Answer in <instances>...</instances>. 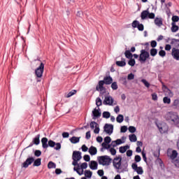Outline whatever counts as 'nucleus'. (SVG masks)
<instances>
[{"mask_svg":"<svg viewBox=\"0 0 179 179\" xmlns=\"http://www.w3.org/2000/svg\"><path fill=\"white\" fill-rule=\"evenodd\" d=\"M165 119L168 121V122H169V124L179 127V116L177 113L173 111L168 112L165 115Z\"/></svg>","mask_w":179,"mask_h":179,"instance_id":"nucleus-1","label":"nucleus"},{"mask_svg":"<svg viewBox=\"0 0 179 179\" xmlns=\"http://www.w3.org/2000/svg\"><path fill=\"white\" fill-rule=\"evenodd\" d=\"M113 83V77L110 76H106L103 78V80H99L98 85L96 87V90L97 92H106V87L104 85H111Z\"/></svg>","mask_w":179,"mask_h":179,"instance_id":"nucleus-2","label":"nucleus"},{"mask_svg":"<svg viewBox=\"0 0 179 179\" xmlns=\"http://www.w3.org/2000/svg\"><path fill=\"white\" fill-rule=\"evenodd\" d=\"M122 158H121V157H117L115 158H114L113 162V167L116 169L118 170L117 173H124V171H127V170H125V169H127V167H128V163H125L124 166V169L122 167Z\"/></svg>","mask_w":179,"mask_h":179,"instance_id":"nucleus-3","label":"nucleus"},{"mask_svg":"<svg viewBox=\"0 0 179 179\" xmlns=\"http://www.w3.org/2000/svg\"><path fill=\"white\" fill-rule=\"evenodd\" d=\"M97 160L101 166H110L113 159L108 155H103L98 157Z\"/></svg>","mask_w":179,"mask_h":179,"instance_id":"nucleus-4","label":"nucleus"},{"mask_svg":"<svg viewBox=\"0 0 179 179\" xmlns=\"http://www.w3.org/2000/svg\"><path fill=\"white\" fill-rule=\"evenodd\" d=\"M150 57V55L149 54V52L143 49L141 50V54L138 57V61L141 62V64H145V62H146V59H149Z\"/></svg>","mask_w":179,"mask_h":179,"instance_id":"nucleus-5","label":"nucleus"},{"mask_svg":"<svg viewBox=\"0 0 179 179\" xmlns=\"http://www.w3.org/2000/svg\"><path fill=\"white\" fill-rule=\"evenodd\" d=\"M44 73V63L41 62L38 68L35 70V75L38 78H42Z\"/></svg>","mask_w":179,"mask_h":179,"instance_id":"nucleus-6","label":"nucleus"},{"mask_svg":"<svg viewBox=\"0 0 179 179\" xmlns=\"http://www.w3.org/2000/svg\"><path fill=\"white\" fill-rule=\"evenodd\" d=\"M92 120H97V118H100V117H101V110L99 107L95 108L92 110Z\"/></svg>","mask_w":179,"mask_h":179,"instance_id":"nucleus-7","label":"nucleus"},{"mask_svg":"<svg viewBox=\"0 0 179 179\" xmlns=\"http://www.w3.org/2000/svg\"><path fill=\"white\" fill-rule=\"evenodd\" d=\"M131 27H133L134 29L138 28V30H139V31H143L145 29L143 24H140L139 21L138 20L133 21V22L131 23Z\"/></svg>","mask_w":179,"mask_h":179,"instance_id":"nucleus-8","label":"nucleus"},{"mask_svg":"<svg viewBox=\"0 0 179 179\" xmlns=\"http://www.w3.org/2000/svg\"><path fill=\"white\" fill-rule=\"evenodd\" d=\"M103 131L108 134V135H111L114 131V125L106 124L103 127Z\"/></svg>","mask_w":179,"mask_h":179,"instance_id":"nucleus-9","label":"nucleus"},{"mask_svg":"<svg viewBox=\"0 0 179 179\" xmlns=\"http://www.w3.org/2000/svg\"><path fill=\"white\" fill-rule=\"evenodd\" d=\"M103 103L104 106H114V99L110 96H105Z\"/></svg>","mask_w":179,"mask_h":179,"instance_id":"nucleus-10","label":"nucleus"},{"mask_svg":"<svg viewBox=\"0 0 179 179\" xmlns=\"http://www.w3.org/2000/svg\"><path fill=\"white\" fill-rule=\"evenodd\" d=\"M131 168L133 169V170H134V171L137 173V174H143V169H142V166H138L137 163H133L131 165Z\"/></svg>","mask_w":179,"mask_h":179,"instance_id":"nucleus-11","label":"nucleus"},{"mask_svg":"<svg viewBox=\"0 0 179 179\" xmlns=\"http://www.w3.org/2000/svg\"><path fill=\"white\" fill-rule=\"evenodd\" d=\"M34 162V157H29L25 160L24 163H22V167H24V169H27V167H29V166L33 164Z\"/></svg>","mask_w":179,"mask_h":179,"instance_id":"nucleus-12","label":"nucleus"},{"mask_svg":"<svg viewBox=\"0 0 179 179\" xmlns=\"http://www.w3.org/2000/svg\"><path fill=\"white\" fill-rule=\"evenodd\" d=\"M171 55L173 59H176V61H179V49L177 48H173Z\"/></svg>","mask_w":179,"mask_h":179,"instance_id":"nucleus-13","label":"nucleus"},{"mask_svg":"<svg viewBox=\"0 0 179 179\" xmlns=\"http://www.w3.org/2000/svg\"><path fill=\"white\" fill-rule=\"evenodd\" d=\"M72 159L76 160H80L82 159V152L80 151H73Z\"/></svg>","mask_w":179,"mask_h":179,"instance_id":"nucleus-14","label":"nucleus"},{"mask_svg":"<svg viewBox=\"0 0 179 179\" xmlns=\"http://www.w3.org/2000/svg\"><path fill=\"white\" fill-rule=\"evenodd\" d=\"M48 138L43 137L41 138V143L43 149H48Z\"/></svg>","mask_w":179,"mask_h":179,"instance_id":"nucleus-15","label":"nucleus"},{"mask_svg":"<svg viewBox=\"0 0 179 179\" xmlns=\"http://www.w3.org/2000/svg\"><path fill=\"white\" fill-rule=\"evenodd\" d=\"M89 166L91 170H97V168L99 167V164L96 161H91L90 162Z\"/></svg>","mask_w":179,"mask_h":179,"instance_id":"nucleus-16","label":"nucleus"},{"mask_svg":"<svg viewBox=\"0 0 179 179\" xmlns=\"http://www.w3.org/2000/svg\"><path fill=\"white\" fill-rule=\"evenodd\" d=\"M155 24L158 27L163 26V19L162 17H156L154 21Z\"/></svg>","mask_w":179,"mask_h":179,"instance_id":"nucleus-17","label":"nucleus"},{"mask_svg":"<svg viewBox=\"0 0 179 179\" xmlns=\"http://www.w3.org/2000/svg\"><path fill=\"white\" fill-rule=\"evenodd\" d=\"M89 153L91 155V156H94L95 155H97V148H96V147L92 145L89 148Z\"/></svg>","mask_w":179,"mask_h":179,"instance_id":"nucleus-18","label":"nucleus"},{"mask_svg":"<svg viewBox=\"0 0 179 179\" xmlns=\"http://www.w3.org/2000/svg\"><path fill=\"white\" fill-rule=\"evenodd\" d=\"M148 15H149V8H148L145 10H143L141 15V17L142 20H145V19H146L148 17Z\"/></svg>","mask_w":179,"mask_h":179,"instance_id":"nucleus-19","label":"nucleus"},{"mask_svg":"<svg viewBox=\"0 0 179 179\" xmlns=\"http://www.w3.org/2000/svg\"><path fill=\"white\" fill-rule=\"evenodd\" d=\"M173 110H178L179 108V99H175L171 105Z\"/></svg>","mask_w":179,"mask_h":179,"instance_id":"nucleus-20","label":"nucleus"},{"mask_svg":"<svg viewBox=\"0 0 179 179\" xmlns=\"http://www.w3.org/2000/svg\"><path fill=\"white\" fill-rule=\"evenodd\" d=\"M34 145H40V134L36 135L32 140Z\"/></svg>","mask_w":179,"mask_h":179,"instance_id":"nucleus-21","label":"nucleus"},{"mask_svg":"<svg viewBox=\"0 0 179 179\" xmlns=\"http://www.w3.org/2000/svg\"><path fill=\"white\" fill-rule=\"evenodd\" d=\"M171 44L174 45L175 48H179V39L173 38Z\"/></svg>","mask_w":179,"mask_h":179,"instance_id":"nucleus-22","label":"nucleus"},{"mask_svg":"<svg viewBox=\"0 0 179 179\" xmlns=\"http://www.w3.org/2000/svg\"><path fill=\"white\" fill-rule=\"evenodd\" d=\"M69 141L73 144L79 143V141H80V137L73 136L71 138H69Z\"/></svg>","mask_w":179,"mask_h":179,"instance_id":"nucleus-23","label":"nucleus"},{"mask_svg":"<svg viewBox=\"0 0 179 179\" xmlns=\"http://www.w3.org/2000/svg\"><path fill=\"white\" fill-rule=\"evenodd\" d=\"M168 156L170 157V159H171V160H174V159L177 157V156H178V152H177V150H172L171 155H169L168 154Z\"/></svg>","mask_w":179,"mask_h":179,"instance_id":"nucleus-24","label":"nucleus"},{"mask_svg":"<svg viewBox=\"0 0 179 179\" xmlns=\"http://www.w3.org/2000/svg\"><path fill=\"white\" fill-rule=\"evenodd\" d=\"M171 30L172 31V33H176V31H178V26L176 25L175 22H171Z\"/></svg>","mask_w":179,"mask_h":179,"instance_id":"nucleus-25","label":"nucleus"},{"mask_svg":"<svg viewBox=\"0 0 179 179\" xmlns=\"http://www.w3.org/2000/svg\"><path fill=\"white\" fill-rule=\"evenodd\" d=\"M129 149V145L121 146L119 148L120 153H125Z\"/></svg>","mask_w":179,"mask_h":179,"instance_id":"nucleus-26","label":"nucleus"},{"mask_svg":"<svg viewBox=\"0 0 179 179\" xmlns=\"http://www.w3.org/2000/svg\"><path fill=\"white\" fill-rule=\"evenodd\" d=\"M116 65L117 66H125L127 65V62H125V59H122V61H117Z\"/></svg>","mask_w":179,"mask_h":179,"instance_id":"nucleus-27","label":"nucleus"},{"mask_svg":"<svg viewBox=\"0 0 179 179\" xmlns=\"http://www.w3.org/2000/svg\"><path fill=\"white\" fill-rule=\"evenodd\" d=\"M120 83L122 85H124V86H127L128 85V81L127 80V76L121 77L120 79Z\"/></svg>","mask_w":179,"mask_h":179,"instance_id":"nucleus-28","label":"nucleus"},{"mask_svg":"<svg viewBox=\"0 0 179 179\" xmlns=\"http://www.w3.org/2000/svg\"><path fill=\"white\" fill-rule=\"evenodd\" d=\"M33 166L34 167H38V166H41V159L38 158L36 160H34Z\"/></svg>","mask_w":179,"mask_h":179,"instance_id":"nucleus-29","label":"nucleus"},{"mask_svg":"<svg viewBox=\"0 0 179 179\" xmlns=\"http://www.w3.org/2000/svg\"><path fill=\"white\" fill-rule=\"evenodd\" d=\"M85 176L87 178H92V176H93V172H92L90 170H85Z\"/></svg>","mask_w":179,"mask_h":179,"instance_id":"nucleus-30","label":"nucleus"},{"mask_svg":"<svg viewBox=\"0 0 179 179\" xmlns=\"http://www.w3.org/2000/svg\"><path fill=\"white\" fill-rule=\"evenodd\" d=\"M124 55L127 59H131L133 57L132 53H131L130 50H126L124 52Z\"/></svg>","mask_w":179,"mask_h":179,"instance_id":"nucleus-31","label":"nucleus"},{"mask_svg":"<svg viewBox=\"0 0 179 179\" xmlns=\"http://www.w3.org/2000/svg\"><path fill=\"white\" fill-rule=\"evenodd\" d=\"M102 117L103 118H106V120H108V118H110L111 117V114L108 111H104L102 113Z\"/></svg>","mask_w":179,"mask_h":179,"instance_id":"nucleus-32","label":"nucleus"},{"mask_svg":"<svg viewBox=\"0 0 179 179\" xmlns=\"http://www.w3.org/2000/svg\"><path fill=\"white\" fill-rule=\"evenodd\" d=\"M129 138L130 142H136V141L138 140V138H136V135L135 134H130L129 136Z\"/></svg>","mask_w":179,"mask_h":179,"instance_id":"nucleus-33","label":"nucleus"},{"mask_svg":"<svg viewBox=\"0 0 179 179\" xmlns=\"http://www.w3.org/2000/svg\"><path fill=\"white\" fill-rule=\"evenodd\" d=\"M116 121L119 124H121L124 121V115H118L117 117H116Z\"/></svg>","mask_w":179,"mask_h":179,"instance_id":"nucleus-34","label":"nucleus"},{"mask_svg":"<svg viewBox=\"0 0 179 179\" xmlns=\"http://www.w3.org/2000/svg\"><path fill=\"white\" fill-rule=\"evenodd\" d=\"M150 54L151 57H156V55H157V49L152 48L150 51Z\"/></svg>","mask_w":179,"mask_h":179,"instance_id":"nucleus-35","label":"nucleus"},{"mask_svg":"<svg viewBox=\"0 0 179 179\" xmlns=\"http://www.w3.org/2000/svg\"><path fill=\"white\" fill-rule=\"evenodd\" d=\"M163 103L164 104H170L171 103V99L169 96H164L163 98Z\"/></svg>","mask_w":179,"mask_h":179,"instance_id":"nucleus-36","label":"nucleus"},{"mask_svg":"<svg viewBox=\"0 0 179 179\" xmlns=\"http://www.w3.org/2000/svg\"><path fill=\"white\" fill-rule=\"evenodd\" d=\"M74 94H76V90H73L66 95V97L69 99V97H72Z\"/></svg>","mask_w":179,"mask_h":179,"instance_id":"nucleus-37","label":"nucleus"},{"mask_svg":"<svg viewBox=\"0 0 179 179\" xmlns=\"http://www.w3.org/2000/svg\"><path fill=\"white\" fill-rule=\"evenodd\" d=\"M57 167V164L52 162H49L48 164V169H55Z\"/></svg>","mask_w":179,"mask_h":179,"instance_id":"nucleus-38","label":"nucleus"},{"mask_svg":"<svg viewBox=\"0 0 179 179\" xmlns=\"http://www.w3.org/2000/svg\"><path fill=\"white\" fill-rule=\"evenodd\" d=\"M111 89H113V90H117L118 89V84L117 83V82H112Z\"/></svg>","mask_w":179,"mask_h":179,"instance_id":"nucleus-39","label":"nucleus"},{"mask_svg":"<svg viewBox=\"0 0 179 179\" xmlns=\"http://www.w3.org/2000/svg\"><path fill=\"white\" fill-rule=\"evenodd\" d=\"M48 148H55V142L52 140H49L48 143Z\"/></svg>","mask_w":179,"mask_h":179,"instance_id":"nucleus-40","label":"nucleus"},{"mask_svg":"<svg viewBox=\"0 0 179 179\" xmlns=\"http://www.w3.org/2000/svg\"><path fill=\"white\" fill-rule=\"evenodd\" d=\"M142 83H143L144 86H145V87H150V83H149V82H148V80H145V79H142L141 80Z\"/></svg>","mask_w":179,"mask_h":179,"instance_id":"nucleus-41","label":"nucleus"},{"mask_svg":"<svg viewBox=\"0 0 179 179\" xmlns=\"http://www.w3.org/2000/svg\"><path fill=\"white\" fill-rule=\"evenodd\" d=\"M101 104H102L101 99H100V97L96 98V105L97 108H99V107H100V106H101Z\"/></svg>","mask_w":179,"mask_h":179,"instance_id":"nucleus-42","label":"nucleus"},{"mask_svg":"<svg viewBox=\"0 0 179 179\" xmlns=\"http://www.w3.org/2000/svg\"><path fill=\"white\" fill-rule=\"evenodd\" d=\"M96 127H99V124L96 122H91L90 123V128L92 129H94Z\"/></svg>","mask_w":179,"mask_h":179,"instance_id":"nucleus-43","label":"nucleus"},{"mask_svg":"<svg viewBox=\"0 0 179 179\" xmlns=\"http://www.w3.org/2000/svg\"><path fill=\"white\" fill-rule=\"evenodd\" d=\"M129 131L131 132V134H135L136 132V128L134 126L129 127Z\"/></svg>","mask_w":179,"mask_h":179,"instance_id":"nucleus-44","label":"nucleus"},{"mask_svg":"<svg viewBox=\"0 0 179 179\" xmlns=\"http://www.w3.org/2000/svg\"><path fill=\"white\" fill-rule=\"evenodd\" d=\"M135 64H136V62H135V59H130L129 61L128 62V64L130 66H135Z\"/></svg>","mask_w":179,"mask_h":179,"instance_id":"nucleus-45","label":"nucleus"},{"mask_svg":"<svg viewBox=\"0 0 179 179\" xmlns=\"http://www.w3.org/2000/svg\"><path fill=\"white\" fill-rule=\"evenodd\" d=\"M127 79L128 80H134V79H135V75L134 73H129L127 76Z\"/></svg>","mask_w":179,"mask_h":179,"instance_id":"nucleus-46","label":"nucleus"},{"mask_svg":"<svg viewBox=\"0 0 179 179\" xmlns=\"http://www.w3.org/2000/svg\"><path fill=\"white\" fill-rule=\"evenodd\" d=\"M104 142L103 143H111V137H110V136H106V137H105L104 138Z\"/></svg>","mask_w":179,"mask_h":179,"instance_id":"nucleus-47","label":"nucleus"},{"mask_svg":"<svg viewBox=\"0 0 179 179\" xmlns=\"http://www.w3.org/2000/svg\"><path fill=\"white\" fill-rule=\"evenodd\" d=\"M152 96V99L154 101H157V94H156V92H154L151 94Z\"/></svg>","mask_w":179,"mask_h":179,"instance_id":"nucleus-48","label":"nucleus"},{"mask_svg":"<svg viewBox=\"0 0 179 179\" xmlns=\"http://www.w3.org/2000/svg\"><path fill=\"white\" fill-rule=\"evenodd\" d=\"M178 20H179V17H178V16H177V15H173V16L172 17V23H176V22H178Z\"/></svg>","mask_w":179,"mask_h":179,"instance_id":"nucleus-49","label":"nucleus"},{"mask_svg":"<svg viewBox=\"0 0 179 179\" xmlns=\"http://www.w3.org/2000/svg\"><path fill=\"white\" fill-rule=\"evenodd\" d=\"M128 131V127L127 126H122L120 128V132L125 133Z\"/></svg>","mask_w":179,"mask_h":179,"instance_id":"nucleus-50","label":"nucleus"},{"mask_svg":"<svg viewBox=\"0 0 179 179\" xmlns=\"http://www.w3.org/2000/svg\"><path fill=\"white\" fill-rule=\"evenodd\" d=\"M34 155L36 157H40V156H41V151L40 150H36L34 152Z\"/></svg>","mask_w":179,"mask_h":179,"instance_id":"nucleus-51","label":"nucleus"},{"mask_svg":"<svg viewBox=\"0 0 179 179\" xmlns=\"http://www.w3.org/2000/svg\"><path fill=\"white\" fill-rule=\"evenodd\" d=\"M109 152H110L112 156H115V155H117V150H115V149L113 148L109 149Z\"/></svg>","mask_w":179,"mask_h":179,"instance_id":"nucleus-52","label":"nucleus"},{"mask_svg":"<svg viewBox=\"0 0 179 179\" xmlns=\"http://www.w3.org/2000/svg\"><path fill=\"white\" fill-rule=\"evenodd\" d=\"M134 160H135L136 163H139V162H141V160H142V158L141 157V155H136L134 157Z\"/></svg>","mask_w":179,"mask_h":179,"instance_id":"nucleus-53","label":"nucleus"},{"mask_svg":"<svg viewBox=\"0 0 179 179\" xmlns=\"http://www.w3.org/2000/svg\"><path fill=\"white\" fill-rule=\"evenodd\" d=\"M163 87H165V89H166V92H168V95L170 96V97H172L173 92H171V90H170L169 88H167V87H166V85H163Z\"/></svg>","mask_w":179,"mask_h":179,"instance_id":"nucleus-54","label":"nucleus"},{"mask_svg":"<svg viewBox=\"0 0 179 179\" xmlns=\"http://www.w3.org/2000/svg\"><path fill=\"white\" fill-rule=\"evenodd\" d=\"M80 169L82 170H85L86 169H87V162H84L80 165Z\"/></svg>","mask_w":179,"mask_h":179,"instance_id":"nucleus-55","label":"nucleus"},{"mask_svg":"<svg viewBox=\"0 0 179 179\" xmlns=\"http://www.w3.org/2000/svg\"><path fill=\"white\" fill-rule=\"evenodd\" d=\"M159 57H166V51H164L163 50H160L159 52Z\"/></svg>","mask_w":179,"mask_h":179,"instance_id":"nucleus-56","label":"nucleus"},{"mask_svg":"<svg viewBox=\"0 0 179 179\" xmlns=\"http://www.w3.org/2000/svg\"><path fill=\"white\" fill-rule=\"evenodd\" d=\"M55 150H59V149H61V143H55Z\"/></svg>","mask_w":179,"mask_h":179,"instance_id":"nucleus-57","label":"nucleus"},{"mask_svg":"<svg viewBox=\"0 0 179 179\" xmlns=\"http://www.w3.org/2000/svg\"><path fill=\"white\" fill-rule=\"evenodd\" d=\"M83 159H84L85 162H90V155H84Z\"/></svg>","mask_w":179,"mask_h":179,"instance_id":"nucleus-58","label":"nucleus"},{"mask_svg":"<svg viewBox=\"0 0 179 179\" xmlns=\"http://www.w3.org/2000/svg\"><path fill=\"white\" fill-rule=\"evenodd\" d=\"M150 45L152 48H155V47L157 46V42H156V41H152Z\"/></svg>","mask_w":179,"mask_h":179,"instance_id":"nucleus-59","label":"nucleus"},{"mask_svg":"<svg viewBox=\"0 0 179 179\" xmlns=\"http://www.w3.org/2000/svg\"><path fill=\"white\" fill-rule=\"evenodd\" d=\"M148 19H155V13L148 12Z\"/></svg>","mask_w":179,"mask_h":179,"instance_id":"nucleus-60","label":"nucleus"},{"mask_svg":"<svg viewBox=\"0 0 179 179\" xmlns=\"http://www.w3.org/2000/svg\"><path fill=\"white\" fill-rule=\"evenodd\" d=\"M78 162H79V160L73 159V162H72L73 166H78V167H79V164L78 163Z\"/></svg>","mask_w":179,"mask_h":179,"instance_id":"nucleus-61","label":"nucleus"},{"mask_svg":"<svg viewBox=\"0 0 179 179\" xmlns=\"http://www.w3.org/2000/svg\"><path fill=\"white\" fill-rule=\"evenodd\" d=\"M81 149H82L83 152H87V150H89V148H87L86 145H83L81 147Z\"/></svg>","mask_w":179,"mask_h":179,"instance_id":"nucleus-62","label":"nucleus"},{"mask_svg":"<svg viewBox=\"0 0 179 179\" xmlns=\"http://www.w3.org/2000/svg\"><path fill=\"white\" fill-rule=\"evenodd\" d=\"M173 164H175L176 167H178L179 169V160L178 159L174 160Z\"/></svg>","mask_w":179,"mask_h":179,"instance_id":"nucleus-63","label":"nucleus"},{"mask_svg":"<svg viewBox=\"0 0 179 179\" xmlns=\"http://www.w3.org/2000/svg\"><path fill=\"white\" fill-rule=\"evenodd\" d=\"M63 138H69V133L68 132H63L62 133Z\"/></svg>","mask_w":179,"mask_h":179,"instance_id":"nucleus-64","label":"nucleus"}]
</instances>
